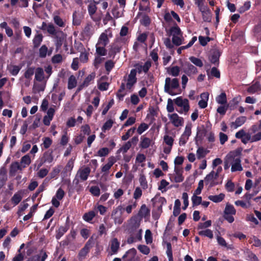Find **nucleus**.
<instances>
[{
	"label": "nucleus",
	"mask_w": 261,
	"mask_h": 261,
	"mask_svg": "<svg viewBox=\"0 0 261 261\" xmlns=\"http://www.w3.org/2000/svg\"><path fill=\"white\" fill-rule=\"evenodd\" d=\"M179 86V81L177 79L174 78L171 80L170 77L166 78L164 86V91L165 92L169 93L171 95H174L175 94L173 93L170 89H177Z\"/></svg>",
	"instance_id": "f257e3e1"
},
{
	"label": "nucleus",
	"mask_w": 261,
	"mask_h": 261,
	"mask_svg": "<svg viewBox=\"0 0 261 261\" xmlns=\"http://www.w3.org/2000/svg\"><path fill=\"white\" fill-rule=\"evenodd\" d=\"M93 238L91 237L86 242L84 247L80 251L78 254V258L80 261H83L86 258L91 248L93 247Z\"/></svg>",
	"instance_id": "f03ea898"
},
{
	"label": "nucleus",
	"mask_w": 261,
	"mask_h": 261,
	"mask_svg": "<svg viewBox=\"0 0 261 261\" xmlns=\"http://www.w3.org/2000/svg\"><path fill=\"white\" fill-rule=\"evenodd\" d=\"M191 124H188L186 125L185 130L179 138V145L180 146H184L187 143L189 137L191 135Z\"/></svg>",
	"instance_id": "7ed1b4c3"
},
{
	"label": "nucleus",
	"mask_w": 261,
	"mask_h": 261,
	"mask_svg": "<svg viewBox=\"0 0 261 261\" xmlns=\"http://www.w3.org/2000/svg\"><path fill=\"white\" fill-rule=\"evenodd\" d=\"M183 72L189 76L197 73L198 69L189 62H185L182 65Z\"/></svg>",
	"instance_id": "20e7f679"
},
{
	"label": "nucleus",
	"mask_w": 261,
	"mask_h": 261,
	"mask_svg": "<svg viewBox=\"0 0 261 261\" xmlns=\"http://www.w3.org/2000/svg\"><path fill=\"white\" fill-rule=\"evenodd\" d=\"M168 116L172 123V124L175 127L181 126L184 123V119L182 117H179L177 114L173 113L172 114H168Z\"/></svg>",
	"instance_id": "39448f33"
},
{
	"label": "nucleus",
	"mask_w": 261,
	"mask_h": 261,
	"mask_svg": "<svg viewBox=\"0 0 261 261\" xmlns=\"http://www.w3.org/2000/svg\"><path fill=\"white\" fill-rule=\"evenodd\" d=\"M151 66V62L150 61H147L144 65H142L140 63H136L134 65V67L135 68L132 69V70H135L136 71V73L138 72L139 74L142 73V72H144V73H147L150 67Z\"/></svg>",
	"instance_id": "423d86ee"
},
{
	"label": "nucleus",
	"mask_w": 261,
	"mask_h": 261,
	"mask_svg": "<svg viewBox=\"0 0 261 261\" xmlns=\"http://www.w3.org/2000/svg\"><path fill=\"white\" fill-rule=\"evenodd\" d=\"M54 160L53 150L48 149L45 151L40 160V164L51 163Z\"/></svg>",
	"instance_id": "0eeeda50"
},
{
	"label": "nucleus",
	"mask_w": 261,
	"mask_h": 261,
	"mask_svg": "<svg viewBox=\"0 0 261 261\" xmlns=\"http://www.w3.org/2000/svg\"><path fill=\"white\" fill-rule=\"evenodd\" d=\"M174 102L177 106L182 107L185 112H187L189 110L190 106L187 99H183L181 96L178 97L174 99Z\"/></svg>",
	"instance_id": "6e6552de"
},
{
	"label": "nucleus",
	"mask_w": 261,
	"mask_h": 261,
	"mask_svg": "<svg viewBox=\"0 0 261 261\" xmlns=\"http://www.w3.org/2000/svg\"><path fill=\"white\" fill-rule=\"evenodd\" d=\"M221 53L218 49H213L209 56L208 59L211 63L213 64H219V58L221 56Z\"/></svg>",
	"instance_id": "1a4fd4ad"
},
{
	"label": "nucleus",
	"mask_w": 261,
	"mask_h": 261,
	"mask_svg": "<svg viewBox=\"0 0 261 261\" xmlns=\"http://www.w3.org/2000/svg\"><path fill=\"white\" fill-rule=\"evenodd\" d=\"M53 36L56 39V45L57 47H60L63 43L65 38V34L62 31L58 29V31Z\"/></svg>",
	"instance_id": "9d476101"
},
{
	"label": "nucleus",
	"mask_w": 261,
	"mask_h": 261,
	"mask_svg": "<svg viewBox=\"0 0 261 261\" xmlns=\"http://www.w3.org/2000/svg\"><path fill=\"white\" fill-rule=\"evenodd\" d=\"M91 170L89 167H86L83 169L78 170L76 177H79L83 181H85L87 179Z\"/></svg>",
	"instance_id": "9b49d317"
},
{
	"label": "nucleus",
	"mask_w": 261,
	"mask_h": 261,
	"mask_svg": "<svg viewBox=\"0 0 261 261\" xmlns=\"http://www.w3.org/2000/svg\"><path fill=\"white\" fill-rule=\"evenodd\" d=\"M199 11L201 13L202 17L204 21L208 22L211 21L212 16L211 10L207 6L202 8Z\"/></svg>",
	"instance_id": "f8f14e48"
},
{
	"label": "nucleus",
	"mask_w": 261,
	"mask_h": 261,
	"mask_svg": "<svg viewBox=\"0 0 261 261\" xmlns=\"http://www.w3.org/2000/svg\"><path fill=\"white\" fill-rule=\"evenodd\" d=\"M238 104V102H234L233 104L230 102L227 106V107L222 106H220L217 109V112L219 113L220 115H224L225 114L227 108H229L230 110H234L236 108V106Z\"/></svg>",
	"instance_id": "ddd939ff"
},
{
	"label": "nucleus",
	"mask_w": 261,
	"mask_h": 261,
	"mask_svg": "<svg viewBox=\"0 0 261 261\" xmlns=\"http://www.w3.org/2000/svg\"><path fill=\"white\" fill-rule=\"evenodd\" d=\"M174 171L175 172L174 181L175 182H182L184 179V177L182 176V168L175 166L174 168Z\"/></svg>",
	"instance_id": "4468645a"
},
{
	"label": "nucleus",
	"mask_w": 261,
	"mask_h": 261,
	"mask_svg": "<svg viewBox=\"0 0 261 261\" xmlns=\"http://www.w3.org/2000/svg\"><path fill=\"white\" fill-rule=\"evenodd\" d=\"M140 221L138 216H135L130 219V229L135 230L137 229L140 225Z\"/></svg>",
	"instance_id": "2eb2a0df"
},
{
	"label": "nucleus",
	"mask_w": 261,
	"mask_h": 261,
	"mask_svg": "<svg viewBox=\"0 0 261 261\" xmlns=\"http://www.w3.org/2000/svg\"><path fill=\"white\" fill-rule=\"evenodd\" d=\"M69 228V224L66 223L64 226H61L56 231V238L59 240Z\"/></svg>",
	"instance_id": "dca6fc26"
},
{
	"label": "nucleus",
	"mask_w": 261,
	"mask_h": 261,
	"mask_svg": "<svg viewBox=\"0 0 261 261\" xmlns=\"http://www.w3.org/2000/svg\"><path fill=\"white\" fill-rule=\"evenodd\" d=\"M120 243L118 241L117 239L114 238L111 241V255L117 254L119 249Z\"/></svg>",
	"instance_id": "f3484780"
},
{
	"label": "nucleus",
	"mask_w": 261,
	"mask_h": 261,
	"mask_svg": "<svg viewBox=\"0 0 261 261\" xmlns=\"http://www.w3.org/2000/svg\"><path fill=\"white\" fill-rule=\"evenodd\" d=\"M45 79L44 70L41 67H38L35 70V79L38 82H42Z\"/></svg>",
	"instance_id": "a211bd4d"
},
{
	"label": "nucleus",
	"mask_w": 261,
	"mask_h": 261,
	"mask_svg": "<svg viewBox=\"0 0 261 261\" xmlns=\"http://www.w3.org/2000/svg\"><path fill=\"white\" fill-rule=\"evenodd\" d=\"M92 29V26L91 24L87 23L82 32V36L84 37H90L93 34Z\"/></svg>",
	"instance_id": "6ab92c4d"
},
{
	"label": "nucleus",
	"mask_w": 261,
	"mask_h": 261,
	"mask_svg": "<svg viewBox=\"0 0 261 261\" xmlns=\"http://www.w3.org/2000/svg\"><path fill=\"white\" fill-rule=\"evenodd\" d=\"M43 36L42 34H37L35 35L33 39V44L34 48H38L41 44L43 40Z\"/></svg>",
	"instance_id": "aec40b11"
},
{
	"label": "nucleus",
	"mask_w": 261,
	"mask_h": 261,
	"mask_svg": "<svg viewBox=\"0 0 261 261\" xmlns=\"http://www.w3.org/2000/svg\"><path fill=\"white\" fill-rule=\"evenodd\" d=\"M234 163L232 164L231 170L232 172H235L237 171H242L243 168L241 164V160L240 158H236L233 160Z\"/></svg>",
	"instance_id": "412c9836"
},
{
	"label": "nucleus",
	"mask_w": 261,
	"mask_h": 261,
	"mask_svg": "<svg viewBox=\"0 0 261 261\" xmlns=\"http://www.w3.org/2000/svg\"><path fill=\"white\" fill-rule=\"evenodd\" d=\"M138 216L142 218L150 215V210L147 207L145 204L141 205L138 214Z\"/></svg>",
	"instance_id": "4be33fe9"
},
{
	"label": "nucleus",
	"mask_w": 261,
	"mask_h": 261,
	"mask_svg": "<svg viewBox=\"0 0 261 261\" xmlns=\"http://www.w3.org/2000/svg\"><path fill=\"white\" fill-rule=\"evenodd\" d=\"M115 162V160L113 156L109 158L108 163L102 167L101 171L102 172H108Z\"/></svg>",
	"instance_id": "5701e85b"
},
{
	"label": "nucleus",
	"mask_w": 261,
	"mask_h": 261,
	"mask_svg": "<svg viewBox=\"0 0 261 261\" xmlns=\"http://www.w3.org/2000/svg\"><path fill=\"white\" fill-rule=\"evenodd\" d=\"M261 90L260 83L256 82L247 89V92L250 94H253Z\"/></svg>",
	"instance_id": "b1692460"
},
{
	"label": "nucleus",
	"mask_w": 261,
	"mask_h": 261,
	"mask_svg": "<svg viewBox=\"0 0 261 261\" xmlns=\"http://www.w3.org/2000/svg\"><path fill=\"white\" fill-rule=\"evenodd\" d=\"M109 42V40L107 34L102 33L101 34L98 41L97 44L106 46Z\"/></svg>",
	"instance_id": "393cba45"
},
{
	"label": "nucleus",
	"mask_w": 261,
	"mask_h": 261,
	"mask_svg": "<svg viewBox=\"0 0 261 261\" xmlns=\"http://www.w3.org/2000/svg\"><path fill=\"white\" fill-rule=\"evenodd\" d=\"M121 50V48L117 45H116L115 44H113L111 48L109 49V56L110 57H113V58H114L116 54L117 53L120 52Z\"/></svg>",
	"instance_id": "a878e982"
},
{
	"label": "nucleus",
	"mask_w": 261,
	"mask_h": 261,
	"mask_svg": "<svg viewBox=\"0 0 261 261\" xmlns=\"http://www.w3.org/2000/svg\"><path fill=\"white\" fill-rule=\"evenodd\" d=\"M82 19L80 13L75 11L72 14V24L74 25L78 26L81 23Z\"/></svg>",
	"instance_id": "bb28decb"
},
{
	"label": "nucleus",
	"mask_w": 261,
	"mask_h": 261,
	"mask_svg": "<svg viewBox=\"0 0 261 261\" xmlns=\"http://www.w3.org/2000/svg\"><path fill=\"white\" fill-rule=\"evenodd\" d=\"M95 77V73L93 72L89 74L84 80L83 82L84 86H85L86 87H88L89 85L93 83Z\"/></svg>",
	"instance_id": "cd10ccee"
},
{
	"label": "nucleus",
	"mask_w": 261,
	"mask_h": 261,
	"mask_svg": "<svg viewBox=\"0 0 261 261\" xmlns=\"http://www.w3.org/2000/svg\"><path fill=\"white\" fill-rule=\"evenodd\" d=\"M253 35L257 39H261V20L253 29Z\"/></svg>",
	"instance_id": "c85d7f7f"
},
{
	"label": "nucleus",
	"mask_w": 261,
	"mask_h": 261,
	"mask_svg": "<svg viewBox=\"0 0 261 261\" xmlns=\"http://www.w3.org/2000/svg\"><path fill=\"white\" fill-rule=\"evenodd\" d=\"M95 216L96 213L93 211H90L84 214L83 219L84 221L87 222H90Z\"/></svg>",
	"instance_id": "c756f323"
},
{
	"label": "nucleus",
	"mask_w": 261,
	"mask_h": 261,
	"mask_svg": "<svg viewBox=\"0 0 261 261\" xmlns=\"http://www.w3.org/2000/svg\"><path fill=\"white\" fill-rule=\"evenodd\" d=\"M232 162H233V154L228 153L225 159L224 165V170L228 169L229 168L230 164H232Z\"/></svg>",
	"instance_id": "7c9ffc66"
},
{
	"label": "nucleus",
	"mask_w": 261,
	"mask_h": 261,
	"mask_svg": "<svg viewBox=\"0 0 261 261\" xmlns=\"http://www.w3.org/2000/svg\"><path fill=\"white\" fill-rule=\"evenodd\" d=\"M170 33L173 36H182V32L179 27L176 24L172 27L169 30Z\"/></svg>",
	"instance_id": "2f4dec72"
},
{
	"label": "nucleus",
	"mask_w": 261,
	"mask_h": 261,
	"mask_svg": "<svg viewBox=\"0 0 261 261\" xmlns=\"http://www.w3.org/2000/svg\"><path fill=\"white\" fill-rule=\"evenodd\" d=\"M225 197V195L221 193L216 195H210L208 196V199L214 202L218 203L222 201Z\"/></svg>",
	"instance_id": "473e14b6"
},
{
	"label": "nucleus",
	"mask_w": 261,
	"mask_h": 261,
	"mask_svg": "<svg viewBox=\"0 0 261 261\" xmlns=\"http://www.w3.org/2000/svg\"><path fill=\"white\" fill-rule=\"evenodd\" d=\"M22 196L20 192H18L14 194L11 198V201L14 205H17L22 200Z\"/></svg>",
	"instance_id": "72a5a7b5"
},
{
	"label": "nucleus",
	"mask_w": 261,
	"mask_h": 261,
	"mask_svg": "<svg viewBox=\"0 0 261 261\" xmlns=\"http://www.w3.org/2000/svg\"><path fill=\"white\" fill-rule=\"evenodd\" d=\"M198 233L200 236L206 237L210 239H212L214 238L213 231L209 229L199 231Z\"/></svg>",
	"instance_id": "f704fd0d"
},
{
	"label": "nucleus",
	"mask_w": 261,
	"mask_h": 261,
	"mask_svg": "<svg viewBox=\"0 0 261 261\" xmlns=\"http://www.w3.org/2000/svg\"><path fill=\"white\" fill-rule=\"evenodd\" d=\"M167 72L173 76H177L179 74L180 68L177 66H173L170 68H168Z\"/></svg>",
	"instance_id": "c9c22d12"
},
{
	"label": "nucleus",
	"mask_w": 261,
	"mask_h": 261,
	"mask_svg": "<svg viewBox=\"0 0 261 261\" xmlns=\"http://www.w3.org/2000/svg\"><path fill=\"white\" fill-rule=\"evenodd\" d=\"M114 123V121L111 119L108 120L101 127V130L103 132H106V130H110L113 124Z\"/></svg>",
	"instance_id": "e433bc0d"
},
{
	"label": "nucleus",
	"mask_w": 261,
	"mask_h": 261,
	"mask_svg": "<svg viewBox=\"0 0 261 261\" xmlns=\"http://www.w3.org/2000/svg\"><path fill=\"white\" fill-rule=\"evenodd\" d=\"M141 141L140 142V147L142 148H147L150 145L151 140L147 137H141Z\"/></svg>",
	"instance_id": "4c0bfd02"
},
{
	"label": "nucleus",
	"mask_w": 261,
	"mask_h": 261,
	"mask_svg": "<svg viewBox=\"0 0 261 261\" xmlns=\"http://www.w3.org/2000/svg\"><path fill=\"white\" fill-rule=\"evenodd\" d=\"M217 102L221 105H225L227 102L226 95L225 92L221 93L216 97Z\"/></svg>",
	"instance_id": "58836bf2"
},
{
	"label": "nucleus",
	"mask_w": 261,
	"mask_h": 261,
	"mask_svg": "<svg viewBox=\"0 0 261 261\" xmlns=\"http://www.w3.org/2000/svg\"><path fill=\"white\" fill-rule=\"evenodd\" d=\"M217 240L218 243L219 245L227 248V249H232V245H227L225 239L221 236H218L217 237Z\"/></svg>",
	"instance_id": "ea45409f"
},
{
	"label": "nucleus",
	"mask_w": 261,
	"mask_h": 261,
	"mask_svg": "<svg viewBox=\"0 0 261 261\" xmlns=\"http://www.w3.org/2000/svg\"><path fill=\"white\" fill-rule=\"evenodd\" d=\"M224 214L235 215L236 214V211L232 205L227 204L224 211Z\"/></svg>",
	"instance_id": "a19ab883"
},
{
	"label": "nucleus",
	"mask_w": 261,
	"mask_h": 261,
	"mask_svg": "<svg viewBox=\"0 0 261 261\" xmlns=\"http://www.w3.org/2000/svg\"><path fill=\"white\" fill-rule=\"evenodd\" d=\"M190 61L194 64L195 66L202 67L203 66V64L201 60L194 56H191L189 58Z\"/></svg>",
	"instance_id": "79ce46f5"
},
{
	"label": "nucleus",
	"mask_w": 261,
	"mask_h": 261,
	"mask_svg": "<svg viewBox=\"0 0 261 261\" xmlns=\"http://www.w3.org/2000/svg\"><path fill=\"white\" fill-rule=\"evenodd\" d=\"M166 254L168 257L169 261H173L172 245L170 242L167 243Z\"/></svg>",
	"instance_id": "37998d69"
},
{
	"label": "nucleus",
	"mask_w": 261,
	"mask_h": 261,
	"mask_svg": "<svg viewBox=\"0 0 261 261\" xmlns=\"http://www.w3.org/2000/svg\"><path fill=\"white\" fill-rule=\"evenodd\" d=\"M126 76H124L123 81H126V87L127 89L130 90L136 84L137 81L134 80H130L129 79H126Z\"/></svg>",
	"instance_id": "c03bdc74"
},
{
	"label": "nucleus",
	"mask_w": 261,
	"mask_h": 261,
	"mask_svg": "<svg viewBox=\"0 0 261 261\" xmlns=\"http://www.w3.org/2000/svg\"><path fill=\"white\" fill-rule=\"evenodd\" d=\"M76 80L75 77L73 75H71L68 79V88L69 89H72L75 87L76 85Z\"/></svg>",
	"instance_id": "a18cd8bd"
},
{
	"label": "nucleus",
	"mask_w": 261,
	"mask_h": 261,
	"mask_svg": "<svg viewBox=\"0 0 261 261\" xmlns=\"http://www.w3.org/2000/svg\"><path fill=\"white\" fill-rule=\"evenodd\" d=\"M106 46H97V44L96 46V53L98 56H105L107 55V50L105 48Z\"/></svg>",
	"instance_id": "49530a36"
},
{
	"label": "nucleus",
	"mask_w": 261,
	"mask_h": 261,
	"mask_svg": "<svg viewBox=\"0 0 261 261\" xmlns=\"http://www.w3.org/2000/svg\"><path fill=\"white\" fill-rule=\"evenodd\" d=\"M48 51V48L45 45H43L40 48L39 50V56L41 58H44L46 57Z\"/></svg>",
	"instance_id": "de8ad7c7"
},
{
	"label": "nucleus",
	"mask_w": 261,
	"mask_h": 261,
	"mask_svg": "<svg viewBox=\"0 0 261 261\" xmlns=\"http://www.w3.org/2000/svg\"><path fill=\"white\" fill-rule=\"evenodd\" d=\"M21 167L17 162H15L12 163L11 164L10 168V172L11 173H15L17 170H20Z\"/></svg>",
	"instance_id": "09e8293b"
},
{
	"label": "nucleus",
	"mask_w": 261,
	"mask_h": 261,
	"mask_svg": "<svg viewBox=\"0 0 261 261\" xmlns=\"http://www.w3.org/2000/svg\"><path fill=\"white\" fill-rule=\"evenodd\" d=\"M193 206L200 204L202 202V197L193 195L191 198Z\"/></svg>",
	"instance_id": "8fccbe9b"
},
{
	"label": "nucleus",
	"mask_w": 261,
	"mask_h": 261,
	"mask_svg": "<svg viewBox=\"0 0 261 261\" xmlns=\"http://www.w3.org/2000/svg\"><path fill=\"white\" fill-rule=\"evenodd\" d=\"M90 192L94 196L98 197L100 195V190L98 186H92L89 190Z\"/></svg>",
	"instance_id": "3c124183"
},
{
	"label": "nucleus",
	"mask_w": 261,
	"mask_h": 261,
	"mask_svg": "<svg viewBox=\"0 0 261 261\" xmlns=\"http://www.w3.org/2000/svg\"><path fill=\"white\" fill-rule=\"evenodd\" d=\"M97 9L96 6L93 3H90L88 6V11L89 15L92 17V16L95 13Z\"/></svg>",
	"instance_id": "603ef678"
},
{
	"label": "nucleus",
	"mask_w": 261,
	"mask_h": 261,
	"mask_svg": "<svg viewBox=\"0 0 261 261\" xmlns=\"http://www.w3.org/2000/svg\"><path fill=\"white\" fill-rule=\"evenodd\" d=\"M246 120L247 118L245 116H240L238 117L234 122V124L236 126V127L242 125L246 121Z\"/></svg>",
	"instance_id": "864d4df0"
},
{
	"label": "nucleus",
	"mask_w": 261,
	"mask_h": 261,
	"mask_svg": "<svg viewBox=\"0 0 261 261\" xmlns=\"http://www.w3.org/2000/svg\"><path fill=\"white\" fill-rule=\"evenodd\" d=\"M251 7L250 2L247 1L244 3L243 6L240 7L238 11L240 13H244L245 11L248 10Z\"/></svg>",
	"instance_id": "5fc2aeb1"
},
{
	"label": "nucleus",
	"mask_w": 261,
	"mask_h": 261,
	"mask_svg": "<svg viewBox=\"0 0 261 261\" xmlns=\"http://www.w3.org/2000/svg\"><path fill=\"white\" fill-rule=\"evenodd\" d=\"M138 250L143 254L147 255L150 252L149 248L145 245H139L138 246Z\"/></svg>",
	"instance_id": "6e6d98bb"
},
{
	"label": "nucleus",
	"mask_w": 261,
	"mask_h": 261,
	"mask_svg": "<svg viewBox=\"0 0 261 261\" xmlns=\"http://www.w3.org/2000/svg\"><path fill=\"white\" fill-rule=\"evenodd\" d=\"M137 253V251L135 248H132L128 250H127L125 253L123 255L122 258L124 259L126 258L127 256L130 255V257L132 258L136 255Z\"/></svg>",
	"instance_id": "4d7b16f0"
},
{
	"label": "nucleus",
	"mask_w": 261,
	"mask_h": 261,
	"mask_svg": "<svg viewBox=\"0 0 261 261\" xmlns=\"http://www.w3.org/2000/svg\"><path fill=\"white\" fill-rule=\"evenodd\" d=\"M135 130H136V128L134 127L130 128L129 129H128L127 131V132L124 135H123L121 137V139L123 141L127 140L129 138L130 135H132L134 133Z\"/></svg>",
	"instance_id": "13d9d810"
},
{
	"label": "nucleus",
	"mask_w": 261,
	"mask_h": 261,
	"mask_svg": "<svg viewBox=\"0 0 261 261\" xmlns=\"http://www.w3.org/2000/svg\"><path fill=\"white\" fill-rule=\"evenodd\" d=\"M54 22L56 24L58 25L60 27H64L65 26V23L62 20V19L58 15H56L54 16L53 18Z\"/></svg>",
	"instance_id": "bf43d9fd"
},
{
	"label": "nucleus",
	"mask_w": 261,
	"mask_h": 261,
	"mask_svg": "<svg viewBox=\"0 0 261 261\" xmlns=\"http://www.w3.org/2000/svg\"><path fill=\"white\" fill-rule=\"evenodd\" d=\"M212 225V221L207 220L205 222H200L198 224L197 228L198 229H206Z\"/></svg>",
	"instance_id": "052dcab7"
},
{
	"label": "nucleus",
	"mask_w": 261,
	"mask_h": 261,
	"mask_svg": "<svg viewBox=\"0 0 261 261\" xmlns=\"http://www.w3.org/2000/svg\"><path fill=\"white\" fill-rule=\"evenodd\" d=\"M139 181L140 183V185L142 188L144 189H146L148 187L147 182L146 179V177L144 175L141 174L139 177Z\"/></svg>",
	"instance_id": "680f3d73"
},
{
	"label": "nucleus",
	"mask_w": 261,
	"mask_h": 261,
	"mask_svg": "<svg viewBox=\"0 0 261 261\" xmlns=\"http://www.w3.org/2000/svg\"><path fill=\"white\" fill-rule=\"evenodd\" d=\"M47 32L50 35L54 36L57 32L58 31V29H56L55 26L52 23L48 24L47 26L46 30Z\"/></svg>",
	"instance_id": "e2e57ef3"
},
{
	"label": "nucleus",
	"mask_w": 261,
	"mask_h": 261,
	"mask_svg": "<svg viewBox=\"0 0 261 261\" xmlns=\"http://www.w3.org/2000/svg\"><path fill=\"white\" fill-rule=\"evenodd\" d=\"M206 155V150L203 147H199L197 150V156L198 159L205 157Z\"/></svg>",
	"instance_id": "0e129e2a"
},
{
	"label": "nucleus",
	"mask_w": 261,
	"mask_h": 261,
	"mask_svg": "<svg viewBox=\"0 0 261 261\" xmlns=\"http://www.w3.org/2000/svg\"><path fill=\"white\" fill-rule=\"evenodd\" d=\"M141 23L145 27H148L151 23L150 17L147 15H144L141 20Z\"/></svg>",
	"instance_id": "69168bd1"
},
{
	"label": "nucleus",
	"mask_w": 261,
	"mask_h": 261,
	"mask_svg": "<svg viewBox=\"0 0 261 261\" xmlns=\"http://www.w3.org/2000/svg\"><path fill=\"white\" fill-rule=\"evenodd\" d=\"M109 153V149L107 147H103L100 148L97 151V155L100 157L107 156Z\"/></svg>",
	"instance_id": "338daca9"
},
{
	"label": "nucleus",
	"mask_w": 261,
	"mask_h": 261,
	"mask_svg": "<svg viewBox=\"0 0 261 261\" xmlns=\"http://www.w3.org/2000/svg\"><path fill=\"white\" fill-rule=\"evenodd\" d=\"M34 73V68H28L24 74V76L25 79H30Z\"/></svg>",
	"instance_id": "774afa93"
}]
</instances>
